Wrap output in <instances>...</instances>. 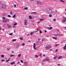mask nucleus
Masks as SVG:
<instances>
[{"label": "nucleus", "instance_id": "nucleus-36", "mask_svg": "<svg viewBox=\"0 0 66 66\" xmlns=\"http://www.w3.org/2000/svg\"><path fill=\"white\" fill-rule=\"evenodd\" d=\"M17 23H15L14 24V26H16V25H17Z\"/></svg>", "mask_w": 66, "mask_h": 66}, {"label": "nucleus", "instance_id": "nucleus-32", "mask_svg": "<svg viewBox=\"0 0 66 66\" xmlns=\"http://www.w3.org/2000/svg\"><path fill=\"white\" fill-rule=\"evenodd\" d=\"M1 57H4V55H1Z\"/></svg>", "mask_w": 66, "mask_h": 66}, {"label": "nucleus", "instance_id": "nucleus-38", "mask_svg": "<svg viewBox=\"0 0 66 66\" xmlns=\"http://www.w3.org/2000/svg\"><path fill=\"white\" fill-rule=\"evenodd\" d=\"M3 15L4 16H6V14L4 13V14H3Z\"/></svg>", "mask_w": 66, "mask_h": 66}, {"label": "nucleus", "instance_id": "nucleus-21", "mask_svg": "<svg viewBox=\"0 0 66 66\" xmlns=\"http://www.w3.org/2000/svg\"><path fill=\"white\" fill-rule=\"evenodd\" d=\"M62 58V56H60L58 58V59H60Z\"/></svg>", "mask_w": 66, "mask_h": 66}, {"label": "nucleus", "instance_id": "nucleus-16", "mask_svg": "<svg viewBox=\"0 0 66 66\" xmlns=\"http://www.w3.org/2000/svg\"><path fill=\"white\" fill-rule=\"evenodd\" d=\"M44 61H45V62H46V61H47L46 59H44L42 61V62H43Z\"/></svg>", "mask_w": 66, "mask_h": 66}, {"label": "nucleus", "instance_id": "nucleus-41", "mask_svg": "<svg viewBox=\"0 0 66 66\" xmlns=\"http://www.w3.org/2000/svg\"><path fill=\"white\" fill-rule=\"evenodd\" d=\"M38 56L37 55H35V57H38Z\"/></svg>", "mask_w": 66, "mask_h": 66}, {"label": "nucleus", "instance_id": "nucleus-29", "mask_svg": "<svg viewBox=\"0 0 66 66\" xmlns=\"http://www.w3.org/2000/svg\"><path fill=\"white\" fill-rule=\"evenodd\" d=\"M16 40H17V39H13V42H15V41H16Z\"/></svg>", "mask_w": 66, "mask_h": 66}, {"label": "nucleus", "instance_id": "nucleus-51", "mask_svg": "<svg viewBox=\"0 0 66 66\" xmlns=\"http://www.w3.org/2000/svg\"><path fill=\"white\" fill-rule=\"evenodd\" d=\"M40 23V21H39L38 22H37V23Z\"/></svg>", "mask_w": 66, "mask_h": 66}, {"label": "nucleus", "instance_id": "nucleus-52", "mask_svg": "<svg viewBox=\"0 0 66 66\" xmlns=\"http://www.w3.org/2000/svg\"><path fill=\"white\" fill-rule=\"evenodd\" d=\"M41 55H42V53H40V56H41Z\"/></svg>", "mask_w": 66, "mask_h": 66}, {"label": "nucleus", "instance_id": "nucleus-39", "mask_svg": "<svg viewBox=\"0 0 66 66\" xmlns=\"http://www.w3.org/2000/svg\"><path fill=\"white\" fill-rule=\"evenodd\" d=\"M10 35H13V33H11L9 34Z\"/></svg>", "mask_w": 66, "mask_h": 66}, {"label": "nucleus", "instance_id": "nucleus-12", "mask_svg": "<svg viewBox=\"0 0 66 66\" xmlns=\"http://www.w3.org/2000/svg\"><path fill=\"white\" fill-rule=\"evenodd\" d=\"M15 63V62H13L10 63V64H11V65H13Z\"/></svg>", "mask_w": 66, "mask_h": 66}, {"label": "nucleus", "instance_id": "nucleus-34", "mask_svg": "<svg viewBox=\"0 0 66 66\" xmlns=\"http://www.w3.org/2000/svg\"><path fill=\"white\" fill-rule=\"evenodd\" d=\"M2 18L4 20L5 19H6L4 17H3Z\"/></svg>", "mask_w": 66, "mask_h": 66}, {"label": "nucleus", "instance_id": "nucleus-8", "mask_svg": "<svg viewBox=\"0 0 66 66\" xmlns=\"http://www.w3.org/2000/svg\"><path fill=\"white\" fill-rule=\"evenodd\" d=\"M24 63L25 64L24 66H27L28 65V62H24Z\"/></svg>", "mask_w": 66, "mask_h": 66}, {"label": "nucleus", "instance_id": "nucleus-26", "mask_svg": "<svg viewBox=\"0 0 66 66\" xmlns=\"http://www.w3.org/2000/svg\"><path fill=\"white\" fill-rule=\"evenodd\" d=\"M10 59V58H9V59L8 60H6V62H8L9 61V60Z\"/></svg>", "mask_w": 66, "mask_h": 66}, {"label": "nucleus", "instance_id": "nucleus-63", "mask_svg": "<svg viewBox=\"0 0 66 66\" xmlns=\"http://www.w3.org/2000/svg\"><path fill=\"white\" fill-rule=\"evenodd\" d=\"M43 64H44V63H42V65H43Z\"/></svg>", "mask_w": 66, "mask_h": 66}, {"label": "nucleus", "instance_id": "nucleus-17", "mask_svg": "<svg viewBox=\"0 0 66 66\" xmlns=\"http://www.w3.org/2000/svg\"><path fill=\"white\" fill-rule=\"evenodd\" d=\"M53 39H57V38L54 37H53Z\"/></svg>", "mask_w": 66, "mask_h": 66}, {"label": "nucleus", "instance_id": "nucleus-58", "mask_svg": "<svg viewBox=\"0 0 66 66\" xmlns=\"http://www.w3.org/2000/svg\"><path fill=\"white\" fill-rule=\"evenodd\" d=\"M16 27L15 26H13V28H15Z\"/></svg>", "mask_w": 66, "mask_h": 66}, {"label": "nucleus", "instance_id": "nucleus-23", "mask_svg": "<svg viewBox=\"0 0 66 66\" xmlns=\"http://www.w3.org/2000/svg\"><path fill=\"white\" fill-rule=\"evenodd\" d=\"M63 48L64 49V50H66V46H64V47H63Z\"/></svg>", "mask_w": 66, "mask_h": 66}, {"label": "nucleus", "instance_id": "nucleus-19", "mask_svg": "<svg viewBox=\"0 0 66 66\" xmlns=\"http://www.w3.org/2000/svg\"><path fill=\"white\" fill-rule=\"evenodd\" d=\"M39 32L40 34H41V33H43V32L42 31H41V30H39Z\"/></svg>", "mask_w": 66, "mask_h": 66}, {"label": "nucleus", "instance_id": "nucleus-31", "mask_svg": "<svg viewBox=\"0 0 66 66\" xmlns=\"http://www.w3.org/2000/svg\"><path fill=\"white\" fill-rule=\"evenodd\" d=\"M31 14H36V12H32L31 13Z\"/></svg>", "mask_w": 66, "mask_h": 66}, {"label": "nucleus", "instance_id": "nucleus-7", "mask_svg": "<svg viewBox=\"0 0 66 66\" xmlns=\"http://www.w3.org/2000/svg\"><path fill=\"white\" fill-rule=\"evenodd\" d=\"M33 48L35 50H36V48L35 47V43H34Z\"/></svg>", "mask_w": 66, "mask_h": 66}, {"label": "nucleus", "instance_id": "nucleus-45", "mask_svg": "<svg viewBox=\"0 0 66 66\" xmlns=\"http://www.w3.org/2000/svg\"><path fill=\"white\" fill-rule=\"evenodd\" d=\"M24 45H25V44H24V43H22V46H24Z\"/></svg>", "mask_w": 66, "mask_h": 66}, {"label": "nucleus", "instance_id": "nucleus-5", "mask_svg": "<svg viewBox=\"0 0 66 66\" xmlns=\"http://www.w3.org/2000/svg\"><path fill=\"white\" fill-rule=\"evenodd\" d=\"M45 48L46 50H47L48 49H49L50 48V46H47L45 47Z\"/></svg>", "mask_w": 66, "mask_h": 66}, {"label": "nucleus", "instance_id": "nucleus-13", "mask_svg": "<svg viewBox=\"0 0 66 66\" xmlns=\"http://www.w3.org/2000/svg\"><path fill=\"white\" fill-rule=\"evenodd\" d=\"M44 20V19H41L39 20L40 21H43Z\"/></svg>", "mask_w": 66, "mask_h": 66}, {"label": "nucleus", "instance_id": "nucleus-64", "mask_svg": "<svg viewBox=\"0 0 66 66\" xmlns=\"http://www.w3.org/2000/svg\"><path fill=\"white\" fill-rule=\"evenodd\" d=\"M64 46L66 47V44H65V45Z\"/></svg>", "mask_w": 66, "mask_h": 66}, {"label": "nucleus", "instance_id": "nucleus-46", "mask_svg": "<svg viewBox=\"0 0 66 66\" xmlns=\"http://www.w3.org/2000/svg\"><path fill=\"white\" fill-rule=\"evenodd\" d=\"M44 32L45 33H47V30H45L44 31Z\"/></svg>", "mask_w": 66, "mask_h": 66}, {"label": "nucleus", "instance_id": "nucleus-1", "mask_svg": "<svg viewBox=\"0 0 66 66\" xmlns=\"http://www.w3.org/2000/svg\"><path fill=\"white\" fill-rule=\"evenodd\" d=\"M47 13H49V14H52L53 12V11L51 9H49L47 11Z\"/></svg>", "mask_w": 66, "mask_h": 66}, {"label": "nucleus", "instance_id": "nucleus-55", "mask_svg": "<svg viewBox=\"0 0 66 66\" xmlns=\"http://www.w3.org/2000/svg\"><path fill=\"white\" fill-rule=\"evenodd\" d=\"M57 65H58V66H60V64H57Z\"/></svg>", "mask_w": 66, "mask_h": 66}, {"label": "nucleus", "instance_id": "nucleus-18", "mask_svg": "<svg viewBox=\"0 0 66 66\" xmlns=\"http://www.w3.org/2000/svg\"><path fill=\"white\" fill-rule=\"evenodd\" d=\"M16 14L14 15V16H13L12 17L13 18H15L16 17Z\"/></svg>", "mask_w": 66, "mask_h": 66}, {"label": "nucleus", "instance_id": "nucleus-6", "mask_svg": "<svg viewBox=\"0 0 66 66\" xmlns=\"http://www.w3.org/2000/svg\"><path fill=\"white\" fill-rule=\"evenodd\" d=\"M38 31V30L37 31H33L32 32H31L30 33L31 35H32V34H33V33H34V32H37Z\"/></svg>", "mask_w": 66, "mask_h": 66}, {"label": "nucleus", "instance_id": "nucleus-30", "mask_svg": "<svg viewBox=\"0 0 66 66\" xmlns=\"http://www.w3.org/2000/svg\"><path fill=\"white\" fill-rule=\"evenodd\" d=\"M14 56V55L13 54V55H11L10 56V57H13V56Z\"/></svg>", "mask_w": 66, "mask_h": 66}, {"label": "nucleus", "instance_id": "nucleus-56", "mask_svg": "<svg viewBox=\"0 0 66 66\" xmlns=\"http://www.w3.org/2000/svg\"><path fill=\"white\" fill-rule=\"evenodd\" d=\"M14 51H12V53H14Z\"/></svg>", "mask_w": 66, "mask_h": 66}, {"label": "nucleus", "instance_id": "nucleus-42", "mask_svg": "<svg viewBox=\"0 0 66 66\" xmlns=\"http://www.w3.org/2000/svg\"><path fill=\"white\" fill-rule=\"evenodd\" d=\"M10 47L8 48H7V50H10Z\"/></svg>", "mask_w": 66, "mask_h": 66}, {"label": "nucleus", "instance_id": "nucleus-28", "mask_svg": "<svg viewBox=\"0 0 66 66\" xmlns=\"http://www.w3.org/2000/svg\"><path fill=\"white\" fill-rule=\"evenodd\" d=\"M48 16H49V17L51 18V16H52V14H50Z\"/></svg>", "mask_w": 66, "mask_h": 66}, {"label": "nucleus", "instance_id": "nucleus-10", "mask_svg": "<svg viewBox=\"0 0 66 66\" xmlns=\"http://www.w3.org/2000/svg\"><path fill=\"white\" fill-rule=\"evenodd\" d=\"M9 21V20H8V21L6 20H4L3 21V22H5V23H6L7 21Z\"/></svg>", "mask_w": 66, "mask_h": 66}, {"label": "nucleus", "instance_id": "nucleus-33", "mask_svg": "<svg viewBox=\"0 0 66 66\" xmlns=\"http://www.w3.org/2000/svg\"><path fill=\"white\" fill-rule=\"evenodd\" d=\"M7 16L8 17H11V16L10 15H8Z\"/></svg>", "mask_w": 66, "mask_h": 66}, {"label": "nucleus", "instance_id": "nucleus-22", "mask_svg": "<svg viewBox=\"0 0 66 66\" xmlns=\"http://www.w3.org/2000/svg\"><path fill=\"white\" fill-rule=\"evenodd\" d=\"M21 56V54H18V57H20Z\"/></svg>", "mask_w": 66, "mask_h": 66}, {"label": "nucleus", "instance_id": "nucleus-14", "mask_svg": "<svg viewBox=\"0 0 66 66\" xmlns=\"http://www.w3.org/2000/svg\"><path fill=\"white\" fill-rule=\"evenodd\" d=\"M29 19H32V16H31V15H30L29 16Z\"/></svg>", "mask_w": 66, "mask_h": 66}, {"label": "nucleus", "instance_id": "nucleus-37", "mask_svg": "<svg viewBox=\"0 0 66 66\" xmlns=\"http://www.w3.org/2000/svg\"><path fill=\"white\" fill-rule=\"evenodd\" d=\"M53 21H56V19H53Z\"/></svg>", "mask_w": 66, "mask_h": 66}, {"label": "nucleus", "instance_id": "nucleus-40", "mask_svg": "<svg viewBox=\"0 0 66 66\" xmlns=\"http://www.w3.org/2000/svg\"><path fill=\"white\" fill-rule=\"evenodd\" d=\"M20 61L21 63H23V61H22V60H21Z\"/></svg>", "mask_w": 66, "mask_h": 66}, {"label": "nucleus", "instance_id": "nucleus-53", "mask_svg": "<svg viewBox=\"0 0 66 66\" xmlns=\"http://www.w3.org/2000/svg\"><path fill=\"white\" fill-rule=\"evenodd\" d=\"M58 51V50H56L55 52H57Z\"/></svg>", "mask_w": 66, "mask_h": 66}, {"label": "nucleus", "instance_id": "nucleus-57", "mask_svg": "<svg viewBox=\"0 0 66 66\" xmlns=\"http://www.w3.org/2000/svg\"><path fill=\"white\" fill-rule=\"evenodd\" d=\"M55 36H57V34H56L55 35Z\"/></svg>", "mask_w": 66, "mask_h": 66}, {"label": "nucleus", "instance_id": "nucleus-15", "mask_svg": "<svg viewBox=\"0 0 66 66\" xmlns=\"http://www.w3.org/2000/svg\"><path fill=\"white\" fill-rule=\"evenodd\" d=\"M52 29V27H50L48 28V29L50 30H51V29Z\"/></svg>", "mask_w": 66, "mask_h": 66}, {"label": "nucleus", "instance_id": "nucleus-59", "mask_svg": "<svg viewBox=\"0 0 66 66\" xmlns=\"http://www.w3.org/2000/svg\"><path fill=\"white\" fill-rule=\"evenodd\" d=\"M19 63H20V62H19L18 63V64H19Z\"/></svg>", "mask_w": 66, "mask_h": 66}, {"label": "nucleus", "instance_id": "nucleus-25", "mask_svg": "<svg viewBox=\"0 0 66 66\" xmlns=\"http://www.w3.org/2000/svg\"><path fill=\"white\" fill-rule=\"evenodd\" d=\"M35 0H29V1H30V2H33Z\"/></svg>", "mask_w": 66, "mask_h": 66}, {"label": "nucleus", "instance_id": "nucleus-44", "mask_svg": "<svg viewBox=\"0 0 66 66\" xmlns=\"http://www.w3.org/2000/svg\"><path fill=\"white\" fill-rule=\"evenodd\" d=\"M45 40V39H43L42 40V41H44V40Z\"/></svg>", "mask_w": 66, "mask_h": 66}, {"label": "nucleus", "instance_id": "nucleus-43", "mask_svg": "<svg viewBox=\"0 0 66 66\" xmlns=\"http://www.w3.org/2000/svg\"><path fill=\"white\" fill-rule=\"evenodd\" d=\"M56 56H55L54 57L53 59L54 60L55 59H56Z\"/></svg>", "mask_w": 66, "mask_h": 66}, {"label": "nucleus", "instance_id": "nucleus-48", "mask_svg": "<svg viewBox=\"0 0 66 66\" xmlns=\"http://www.w3.org/2000/svg\"><path fill=\"white\" fill-rule=\"evenodd\" d=\"M2 62H4V60H1Z\"/></svg>", "mask_w": 66, "mask_h": 66}, {"label": "nucleus", "instance_id": "nucleus-61", "mask_svg": "<svg viewBox=\"0 0 66 66\" xmlns=\"http://www.w3.org/2000/svg\"><path fill=\"white\" fill-rule=\"evenodd\" d=\"M43 56H45V55H43Z\"/></svg>", "mask_w": 66, "mask_h": 66}, {"label": "nucleus", "instance_id": "nucleus-47", "mask_svg": "<svg viewBox=\"0 0 66 66\" xmlns=\"http://www.w3.org/2000/svg\"><path fill=\"white\" fill-rule=\"evenodd\" d=\"M14 7H16V5L15 4H14Z\"/></svg>", "mask_w": 66, "mask_h": 66}, {"label": "nucleus", "instance_id": "nucleus-60", "mask_svg": "<svg viewBox=\"0 0 66 66\" xmlns=\"http://www.w3.org/2000/svg\"><path fill=\"white\" fill-rule=\"evenodd\" d=\"M55 12H57V10H55Z\"/></svg>", "mask_w": 66, "mask_h": 66}, {"label": "nucleus", "instance_id": "nucleus-4", "mask_svg": "<svg viewBox=\"0 0 66 66\" xmlns=\"http://www.w3.org/2000/svg\"><path fill=\"white\" fill-rule=\"evenodd\" d=\"M24 25L25 26H26V25H27L28 24V23L27 22H28V21H27V20H24Z\"/></svg>", "mask_w": 66, "mask_h": 66}, {"label": "nucleus", "instance_id": "nucleus-27", "mask_svg": "<svg viewBox=\"0 0 66 66\" xmlns=\"http://www.w3.org/2000/svg\"><path fill=\"white\" fill-rule=\"evenodd\" d=\"M24 10H28V7H26L24 8Z\"/></svg>", "mask_w": 66, "mask_h": 66}, {"label": "nucleus", "instance_id": "nucleus-62", "mask_svg": "<svg viewBox=\"0 0 66 66\" xmlns=\"http://www.w3.org/2000/svg\"><path fill=\"white\" fill-rule=\"evenodd\" d=\"M40 39H38V40H40Z\"/></svg>", "mask_w": 66, "mask_h": 66}, {"label": "nucleus", "instance_id": "nucleus-50", "mask_svg": "<svg viewBox=\"0 0 66 66\" xmlns=\"http://www.w3.org/2000/svg\"><path fill=\"white\" fill-rule=\"evenodd\" d=\"M13 13V12L12 11H11L10 12V13L11 14H12V13Z\"/></svg>", "mask_w": 66, "mask_h": 66}, {"label": "nucleus", "instance_id": "nucleus-20", "mask_svg": "<svg viewBox=\"0 0 66 66\" xmlns=\"http://www.w3.org/2000/svg\"><path fill=\"white\" fill-rule=\"evenodd\" d=\"M46 61H47V62H49L50 61V60L48 58H47L46 59Z\"/></svg>", "mask_w": 66, "mask_h": 66}, {"label": "nucleus", "instance_id": "nucleus-54", "mask_svg": "<svg viewBox=\"0 0 66 66\" xmlns=\"http://www.w3.org/2000/svg\"><path fill=\"white\" fill-rule=\"evenodd\" d=\"M50 51H52V49H50Z\"/></svg>", "mask_w": 66, "mask_h": 66}, {"label": "nucleus", "instance_id": "nucleus-9", "mask_svg": "<svg viewBox=\"0 0 66 66\" xmlns=\"http://www.w3.org/2000/svg\"><path fill=\"white\" fill-rule=\"evenodd\" d=\"M7 25L8 27V28H11V27H12V26L11 25L9 24H7Z\"/></svg>", "mask_w": 66, "mask_h": 66}, {"label": "nucleus", "instance_id": "nucleus-3", "mask_svg": "<svg viewBox=\"0 0 66 66\" xmlns=\"http://www.w3.org/2000/svg\"><path fill=\"white\" fill-rule=\"evenodd\" d=\"M37 3L38 4V5H42V4L43 5L44 4V3H42L41 2H40L39 1H38L37 2Z\"/></svg>", "mask_w": 66, "mask_h": 66}, {"label": "nucleus", "instance_id": "nucleus-49", "mask_svg": "<svg viewBox=\"0 0 66 66\" xmlns=\"http://www.w3.org/2000/svg\"><path fill=\"white\" fill-rule=\"evenodd\" d=\"M58 45H59V44H56V45H55V46L56 47L57 46H58Z\"/></svg>", "mask_w": 66, "mask_h": 66}, {"label": "nucleus", "instance_id": "nucleus-2", "mask_svg": "<svg viewBox=\"0 0 66 66\" xmlns=\"http://www.w3.org/2000/svg\"><path fill=\"white\" fill-rule=\"evenodd\" d=\"M6 6L5 5L2 4H0V8L4 9L6 8Z\"/></svg>", "mask_w": 66, "mask_h": 66}, {"label": "nucleus", "instance_id": "nucleus-35", "mask_svg": "<svg viewBox=\"0 0 66 66\" xmlns=\"http://www.w3.org/2000/svg\"><path fill=\"white\" fill-rule=\"evenodd\" d=\"M60 1H61V2H63V3H64V2H65L63 1L62 0H60Z\"/></svg>", "mask_w": 66, "mask_h": 66}, {"label": "nucleus", "instance_id": "nucleus-11", "mask_svg": "<svg viewBox=\"0 0 66 66\" xmlns=\"http://www.w3.org/2000/svg\"><path fill=\"white\" fill-rule=\"evenodd\" d=\"M39 44H40V41L37 42V45H39Z\"/></svg>", "mask_w": 66, "mask_h": 66}, {"label": "nucleus", "instance_id": "nucleus-24", "mask_svg": "<svg viewBox=\"0 0 66 66\" xmlns=\"http://www.w3.org/2000/svg\"><path fill=\"white\" fill-rule=\"evenodd\" d=\"M20 39L21 40H23V38L22 37H21L20 38Z\"/></svg>", "mask_w": 66, "mask_h": 66}]
</instances>
